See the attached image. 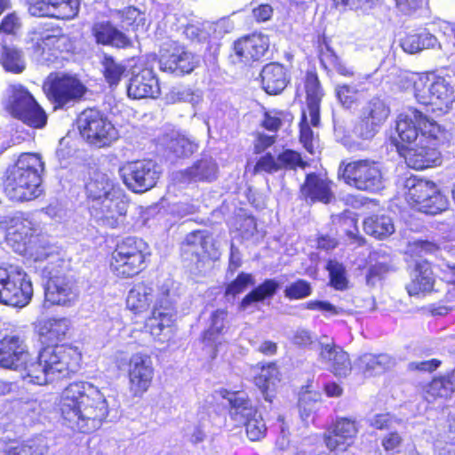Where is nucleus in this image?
Here are the masks:
<instances>
[{
  "instance_id": "obj_45",
  "label": "nucleus",
  "mask_w": 455,
  "mask_h": 455,
  "mask_svg": "<svg viewBox=\"0 0 455 455\" xmlns=\"http://www.w3.org/2000/svg\"><path fill=\"white\" fill-rule=\"evenodd\" d=\"M52 18L60 20L74 19L79 12V0H52Z\"/></svg>"
},
{
  "instance_id": "obj_26",
  "label": "nucleus",
  "mask_w": 455,
  "mask_h": 455,
  "mask_svg": "<svg viewBox=\"0 0 455 455\" xmlns=\"http://www.w3.org/2000/svg\"><path fill=\"white\" fill-rule=\"evenodd\" d=\"M302 196L311 202L329 204L334 198L331 188V182L321 175L309 173L306 177L304 184L300 188Z\"/></svg>"
},
{
  "instance_id": "obj_1",
  "label": "nucleus",
  "mask_w": 455,
  "mask_h": 455,
  "mask_svg": "<svg viewBox=\"0 0 455 455\" xmlns=\"http://www.w3.org/2000/svg\"><path fill=\"white\" fill-rule=\"evenodd\" d=\"M59 408L65 424L82 433L98 429L108 414L105 394L86 381L73 382L64 388Z\"/></svg>"
},
{
  "instance_id": "obj_58",
  "label": "nucleus",
  "mask_w": 455,
  "mask_h": 455,
  "mask_svg": "<svg viewBox=\"0 0 455 455\" xmlns=\"http://www.w3.org/2000/svg\"><path fill=\"white\" fill-rule=\"evenodd\" d=\"M122 22L124 26H132L134 30H138L140 27L144 26L145 18L140 12L135 7H127L122 12Z\"/></svg>"
},
{
  "instance_id": "obj_21",
  "label": "nucleus",
  "mask_w": 455,
  "mask_h": 455,
  "mask_svg": "<svg viewBox=\"0 0 455 455\" xmlns=\"http://www.w3.org/2000/svg\"><path fill=\"white\" fill-rule=\"evenodd\" d=\"M269 47V39L263 34H251L234 43V52L237 61L248 63L262 58Z\"/></svg>"
},
{
  "instance_id": "obj_62",
  "label": "nucleus",
  "mask_w": 455,
  "mask_h": 455,
  "mask_svg": "<svg viewBox=\"0 0 455 455\" xmlns=\"http://www.w3.org/2000/svg\"><path fill=\"white\" fill-rule=\"evenodd\" d=\"M304 307L308 310H317L323 313H329L331 315H343L346 312L341 307H337L328 301L322 300H309L305 303Z\"/></svg>"
},
{
  "instance_id": "obj_44",
  "label": "nucleus",
  "mask_w": 455,
  "mask_h": 455,
  "mask_svg": "<svg viewBox=\"0 0 455 455\" xmlns=\"http://www.w3.org/2000/svg\"><path fill=\"white\" fill-rule=\"evenodd\" d=\"M103 75L110 87L116 86L126 68L122 63L116 61L111 56L105 55L101 60Z\"/></svg>"
},
{
  "instance_id": "obj_38",
  "label": "nucleus",
  "mask_w": 455,
  "mask_h": 455,
  "mask_svg": "<svg viewBox=\"0 0 455 455\" xmlns=\"http://www.w3.org/2000/svg\"><path fill=\"white\" fill-rule=\"evenodd\" d=\"M70 328L68 318H49L44 321L39 328V333L49 342L55 343L62 340Z\"/></svg>"
},
{
  "instance_id": "obj_5",
  "label": "nucleus",
  "mask_w": 455,
  "mask_h": 455,
  "mask_svg": "<svg viewBox=\"0 0 455 455\" xmlns=\"http://www.w3.org/2000/svg\"><path fill=\"white\" fill-rule=\"evenodd\" d=\"M44 163L37 154H21L17 161L8 166L3 180L4 192L13 202H27L39 197L43 193L41 173Z\"/></svg>"
},
{
  "instance_id": "obj_7",
  "label": "nucleus",
  "mask_w": 455,
  "mask_h": 455,
  "mask_svg": "<svg viewBox=\"0 0 455 455\" xmlns=\"http://www.w3.org/2000/svg\"><path fill=\"white\" fill-rule=\"evenodd\" d=\"M395 130L398 138H393V140L399 151H402V146H410L418 141L421 143L427 137L433 145H436L443 133L435 121L429 120L415 108H409L398 116Z\"/></svg>"
},
{
  "instance_id": "obj_23",
  "label": "nucleus",
  "mask_w": 455,
  "mask_h": 455,
  "mask_svg": "<svg viewBox=\"0 0 455 455\" xmlns=\"http://www.w3.org/2000/svg\"><path fill=\"white\" fill-rule=\"evenodd\" d=\"M63 36L48 30L34 31L30 36L28 50L34 59L42 63L52 61L58 49V44Z\"/></svg>"
},
{
  "instance_id": "obj_14",
  "label": "nucleus",
  "mask_w": 455,
  "mask_h": 455,
  "mask_svg": "<svg viewBox=\"0 0 455 455\" xmlns=\"http://www.w3.org/2000/svg\"><path fill=\"white\" fill-rule=\"evenodd\" d=\"M413 88L414 96L419 103L435 106L440 110L450 108L454 100L452 87L441 76H419Z\"/></svg>"
},
{
  "instance_id": "obj_54",
  "label": "nucleus",
  "mask_w": 455,
  "mask_h": 455,
  "mask_svg": "<svg viewBox=\"0 0 455 455\" xmlns=\"http://www.w3.org/2000/svg\"><path fill=\"white\" fill-rule=\"evenodd\" d=\"M336 97L340 104L350 108L358 100V90L355 86L338 84L335 88Z\"/></svg>"
},
{
  "instance_id": "obj_37",
  "label": "nucleus",
  "mask_w": 455,
  "mask_h": 455,
  "mask_svg": "<svg viewBox=\"0 0 455 455\" xmlns=\"http://www.w3.org/2000/svg\"><path fill=\"white\" fill-rule=\"evenodd\" d=\"M400 44L405 52L415 54L424 49L434 48L438 44V41L435 36L424 31L419 34L407 35L401 40ZM439 47L442 48L441 43H439Z\"/></svg>"
},
{
  "instance_id": "obj_46",
  "label": "nucleus",
  "mask_w": 455,
  "mask_h": 455,
  "mask_svg": "<svg viewBox=\"0 0 455 455\" xmlns=\"http://www.w3.org/2000/svg\"><path fill=\"white\" fill-rule=\"evenodd\" d=\"M330 275V283L336 290H345L347 287V278L345 267L336 261L330 260L326 266Z\"/></svg>"
},
{
  "instance_id": "obj_63",
  "label": "nucleus",
  "mask_w": 455,
  "mask_h": 455,
  "mask_svg": "<svg viewBox=\"0 0 455 455\" xmlns=\"http://www.w3.org/2000/svg\"><path fill=\"white\" fill-rule=\"evenodd\" d=\"M205 28L215 38L223 36L233 29V24L228 19H220L215 22L205 21Z\"/></svg>"
},
{
  "instance_id": "obj_22",
  "label": "nucleus",
  "mask_w": 455,
  "mask_h": 455,
  "mask_svg": "<svg viewBox=\"0 0 455 455\" xmlns=\"http://www.w3.org/2000/svg\"><path fill=\"white\" fill-rule=\"evenodd\" d=\"M319 345V358L334 375L346 377L351 372L352 365L347 352L333 341L330 343L320 341Z\"/></svg>"
},
{
  "instance_id": "obj_32",
  "label": "nucleus",
  "mask_w": 455,
  "mask_h": 455,
  "mask_svg": "<svg viewBox=\"0 0 455 455\" xmlns=\"http://www.w3.org/2000/svg\"><path fill=\"white\" fill-rule=\"evenodd\" d=\"M14 224L8 228L7 241L9 243L14 242L17 247L14 248L16 251L22 252L25 251V246L30 242V239L38 231L37 225L28 219L17 218L13 220Z\"/></svg>"
},
{
  "instance_id": "obj_55",
  "label": "nucleus",
  "mask_w": 455,
  "mask_h": 455,
  "mask_svg": "<svg viewBox=\"0 0 455 455\" xmlns=\"http://www.w3.org/2000/svg\"><path fill=\"white\" fill-rule=\"evenodd\" d=\"M183 33L191 41H203L211 36V32L205 28V21L200 20L188 22L185 26Z\"/></svg>"
},
{
  "instance_id": "obj_8",
  "label": "nucleus",
  "mask_w": 455,
  "mask_h": 455,
  "mask_svg": "<svg viewBox=\"0 0 455 455\" xmlns=\"http://www.w3.org/2000/svg\"><path fill=\"white\" fill-rule=\"evenodd\" d=\"M3 104L9 114L28 126L42 128L46 124L45 112L28 89L20 84L6 88Z\"/></svg>"
},
{
  "instance_id": "obj_47",
  "label": "nucleus",
  "mask_w": 455,
  "mask_h": 455,
  "mask_svg": "<svg viewBox=\"0 0 455 455\" xmlns=\"http://www.w3.org/2000/svg\"><path fill=\"white\" fill-rule=\"evenodd\" d=\"M166 101L171 104L177 102H189L193 105L201 100V95L191 89L185 87H173L165 96Z\"/></svg>"
},
{
  "instance_id": "obj_2",
  "label": "nucleus",
  "mask_w": 455,
  "mask_h": 455,
  "mask_svg": "<svg viewBox=\"0 0 455 455\" xmlns=\"http://www.w3.org/2000/svg\"><path fill=\"white\" fill-rule=\"evenodd\" d=\"M92 213L103 226L115 228L123 223L130 204L125 191L105 173H96L85 187Z\"/></svg>"
},
{
  "instance_id": "obj_50",
  "label": "nucleus",
  "mask_w": 455,
  "mask_h": 455,
  "mask_svg": "<svg viewBox=\"0 0 455 455\" xmlns=\"http://www.w3.org/2000/svg\"><path fill=\"white\" fill-rule=\"evenodd\" d=\"M186 241L188 245L196 246V244H200L203 252L209 258L217 257V251L212 244V239L204 235V232H193L187 236Z\"/></svg>"
},
{
  "instance_id": "obj_51",
  "label": "nucleus",
  "mask_w": 455,
  "mask_h": 455,
  "mask_svg": "<svg viewBox=\"0 0 455 455\" xmlns=\"http://www.w3.org/2000/svg\"><path fill=\"white\" fill-rule=\"evenodd\" d=\"M450 395L451 389L445 387L441 378L434 379L424 387V398L428 403H432L437 398L448 397Z\"/></svg>"
},
{
  "instance_id": "obj_18",
  "label": "nucleus",
  "mask_w": 455,
  "mask_h": 455,
  "mask_svg": "<svg viewBox=\"0 0 455 455\" xmlns=\"http://www.w3.org/2000/svg\"><path fill=\"white\" fill-rule=\"evenodd\" d=\"M438 143L433 145L427 137L421 143L419 141L410 146H402L400 151L407 165L416 170H423L440 164V153L436 149Z\"/></svg>"
},
{
  "instance_id": "obj_17",
  "label": "nucleus",
  "mask_w": 455,
  "mask_h": 455,
  "mask_svg": "<svg viewBox=\"0 0 455 455\" xmlns=\"http://www.w3.org/2000/svg\"><path fill=\"white\" fill-rule=\"evenodd\" d=\"M129 389L134 396H141L150 387L155 369L150 355L135 353L128 361Z\"/></svg>"
},
{
  "instance_id": "obj_43",
  "label": "nucleus",
  "mask_w": 455,
  "mask_h": 455,
  "mask_svg": "<svg viewBox=\"0 0 455 455\" xmlns=\"http://www.w3.org/2000/svg\"><path fill=\"white\" fill-rule=\"evenodd\" d=\"M197 144L196 141L184 134L173 135L168 145L167 148L177 157H188L197 150Z\"/></svg>"
},
{
  "instance_id": "obj_59",
  "label": "nucleus",
  "mask_w": 455,
  "mask_h": 455,
  "mask_svg": "<svg viewBox=\"0 0 455 455\" xmlns=\"http://www.w3.org/2000/svg\"><path fill=\"white\" fill-rule=\"evenodd\" d=\"M28 5L32 16L52 18V0H28Z\"/></svg>"
},
{
  "instance_id": "obj_16",
  "label": "nucleus",
  "mask_w": 455,
  "mask_h": 455,
  "mask_svg": "<svg viewBox=\"0 0 455 455\" xmlns=\"http://www.w3.org/2000/svg\"><path fill=\"white\" fill-rule=\"evenodd\" d=\"M50 100L58 108H65L77 102L86 92L85 86L73 76L61 75L44 85Z\"/></svg>"
},
{
  "instance_id": "obj_49",
  "label": "nucleus",
  "mask_w": 455,
  "mask_h": 455,
  "mask_svg": "<svg viewBox=\"0 0 455 455\" xmlns=\"http://www.w3.org/2000/svg\"><path fill=\"white\" fill-rule=\"evenodd\" d=\"M313 289L309 282L299 279L289 285L283 291L284 297L293 299H303L312 294Z\"/></svg>"
},
{
  "instance_id": "obj_40",
  "label": "nucleus",
  "mask_w": 455,
  "mask_h": 455,
  "mask_svg": "<svg viewBox=\"0 0 455 455\" xmlns=\"http://www.w3.org/2000/svg\"><path fill=\"white\" fill-rule=\"evenodd\" d=\"M389 108L379 98L369 100L362 108L361 116L381 127L389 116Z\"/></svg>"
},
{
  "instance_id": "obj_52",
  "label": "nucleus",
  "mask_w": 455,
  "mask_h": 455,
  "mask_svg": "<svg viewBox=\"0 0 455 455\" xmlns=\"http://www.w3.org/2000/svg\"><path fill=\"white\" fill-rule=\"evenodd\" d=\"M243 425L245 426L246 435L251 441H259L265 436L267 427L260 414L257 413Z\"/></svg>"
},
{
  "instance_id": "obj_42",
  "label": "nucleus",
  "mask_w": 455,
  "mask_h": 455,
  "mask_svg": "<svg viewBox=\"0 0 455 455\" xmlns=\"http://www.w3.org/2000/svg\"><path fill=\"white\" fill-rule=\"evenodd\" d=\"M279 285L274 279H267L248 293L241 301L239 308L246 310L252 303L262 301L267 297L273 296Z\"/></svg>"
},
{
  "instance_id": "obj_11",
  "label": "nucleus",
  "mask_w": 455,
  "mask_h": 455,
  "mask_svg": "<svg viewBox=\"0 0 455 455\" xmlns=\"http://www.w3.org/2000/svg\"><path fill=\"white\" fill-rule=\"evenodd\" d=\"M147 243L140 238L127 237L112 253L111 269L121 277H132L145 267Z\"/></svg>"
},
{
  "instance_id": "obj_25",
  "label": "nucleus",
  "mask_w": 455,
  "mask_h": 455,
  "mask_svg": "<svg viewBox=\"0 0 455 455\" xmlns=\"http://www.w3.org/2000/svg\"><path fill=\"white\" fill-rule=\"evenodd\" d=\"M358 432L355 421L347 418L337 419L332 430L325 436L326 446L331 450L346 451Z\"/></svg>"
},
{
  "instance_id": "obj_3",
  "label": "nucleus",
  "mask_w": 455,
  "mask_h": 455,
  "mask_svg": "<svg viewBox=\"0 0 455 455\" xmlns=\"http://www.w3.org/2000/svg\"><path fill=\"white\" fill-rule=\"evenodd\" d=\"M154 299L156 300L151 315L146 320V328L155 339L164 342L170 336L175 315L173 302L168 291L156 296L152 287L139 283L130 290L126 298V306L134 314H141L149 308Z\"/></svg>"
},
{
  "instance_id": "obj_34",
  "label": "nucleus",
  "mask_w": 455,
  "mask_h": 455,
  "mask_svg": "<svg viewBox=\"0 0 455 455\" xmlns=\"http://www.w3.org/2000/svg\"><path fill=\"white\" fill-rule=\"evenodd\" d=\"M395 363V359L387 354H364L355 362V366L364 373L378 374L390 368Z\"/></svg>"
},
{
  "instance_id": "obj_64",
  "label": "nucleus",
  "mask_w": 455,
  "mask_h": 455,
  "mask_svg": "<svg viewBox=\"0 0 455 455\" xmlns=\"http://www.w3.org/2000/svg\"><path fill=\"white\" fill-rule=\"evenodd\" d=\"M369 423L371 427L383 430L390 429L395 427V424H401V420H396L389 413L377 414L369 419Z\"/></svg>"
},
{
  "instance_id": "obj_30",
  "label": "nucleus",
  "mask_w": 455,
  "mask_h": 455,
  "mask_svg": "<svg viewBox=\"0 0 455 455\" xmlns=\"http://www.w3.org/2000/svg\"><path fill=\"white\" fill-rule=\"evenodd\" d=\"M92 34L98 44L116 48H126L132 45L131 39L108 21L95 23L92 27Z\"/></svg>"
},
{
  "instance_id": "obj_36",
  "label": "nucleus",
  "mask_w": 455,
  "mask_h": 455,
  "mask_svg": "<svg viewBox=\"0 0 455 455\" xmlns=\"http://www.w3.org/2000/svg\"><path fill=\"white\" fill-rule=\"evenodd\" d=\"M279 381V371L275 363L262 366L254 378L255 385L260 389L265 400L268 402L272 401V393Z\"/></svg>"
},
{
  "instance_id": "obj_56",
  "label": "nucleus",
  "mask_w": 455,
  "mask_h": 455,
  "mask_svg": "<svg viewBox=\"0 0 455 455\" xmlns=\"http://www.w3.org/2000/svg\"><path fill=\"white\" fill-rule=\"evenodd\" d=\"M253 284V277L250 274L241 273L226 289V296L235 297L243 292L249 285Z\"/></svg>"
},
{
  "instance_id": "obj_41",
  "label": "nucleus",
  "mask_w": 455,
  "mask_h": 455,
  "mask_svg": "<svg viewBox=\"0 0 455 455\" xmlns=\"http://www.w3.org/2000/svg\"><path fill=\"white\" fill-rule=\"evenodd\" d=\"M363 228L367 234L379 239L388 236L395 231L391 219L385 215L367 218L363 222Z\"/></svg>"
},
{
  "instance_id": "obj_10",
  "label": "nucleus",
  "mask_w": 455,
  "mask_h": 455,
  "mask_svg": "<svg viewBox=\"0 0 455 455\" xmlns=\"http://www.w3.org/2000/svg\"><path fill=\"white\" fill-rule=\"evenodd\" d=\"M33 295L31 281L19 267H0V302L11 307H23Z\"/></svg>"
},
{
  "instance_id": "obj_12",
  "label": "nucleus",
  "mask_w": 455,
  "mask_h": 455,
  "mask_svg": "<svg viewBox=\"0 0 455 455\" xmlns=\"http://www.w3.org/2000/svg\"><path fill=\"white\" fill-rule=\"evenodd\" d=\"M339 172L346 184L358 190L376 192L383 188V173L377 161L359 159L342 163Z\"/></svg>"
},
{
  "instance_id": "obj_48",
  "label": "nucleus",
  "mask_w": 455,
  "mask_h": 455,
  "mask_svg": "<svg viewBox=\"0 0 455 455\" xmlns=\"http://www.w3.org/2000/svg\"><path fill=\"white\" fill-rule=\"evenodd\" d=\"M278 170H294L297 167L305 168L307 163L304 162L300 155L291 149H286L276 156Z\"/></svg>"
},
{
  "instance_id": "obj_39",
  "label": "nucleus",
  "mask_w": 455,
  "mask_h": 455,
  "mask_svg": "<svg viewBox=\"0 0 455 455\" xmlns=\"http://www.w3.org/2000/svg\"><path fill=\"white\" fill-rule=\"evenodd\" d=\"M0 63L5 70L15 74L23 72L26 68L22 52L13 45H3L1 47Z\"/></svg>"
},
{
  "instance_id": "obj_28",
  "label": "nucleus",
  "mask_w": 455,
  "mask_h": 455,
  "mask_svg": "<svg viewBox=\"0 0 455 455\" xmlns=\"http://www.w3.org/2000/svg\"><path fill=\"white\" fill-rule=\"evenodd\" d=\"M435 283V276L431 266L427 260L416 262L411 273V281L406 285V290L411 296H416L422 292L430 291Z\"/></svg>"
},
{
  "instance_id": "obj_9",
  "label": "nucleus",
  "mask_w": 455,
  "mask_h": 455,
  "mask_svg": "<svg viewBox=\"0 0 455 455\" xmlns=\"http://www.w3.org/2000/svg\"><path fill=\"white\" fill-rule=\"evenodd\" d=\"M403 189L407 203L419 212L435 215L447 209L446 197L437 191L432 181L411 176L404 180Z\"/></svg>"
},
{
  "instance_id": "obj_27",
  "label": "nucleus",
  "mask_w": 455,
  "mask_h": 455,
  "mask_svg": "<svg viewBox=\"0 0 455 455\" xmlns=\"http://www.w3.org/2000/svg\"><path fill=\"white\" fill-rule=\"evenodd\" d=\"M304 91L310 123L313 126H318L320 123V102L323 92L318 76L315 72L307 73L304 80Z\"/></svg>"
},
{
  "instance_id": "obj_13",
  "label": "nucleus",
  "mask_w": 455,
  "mask_h": 455,
  "mask_svg": "<svg viewBox=\"0 0 455 455\" xmlns=\"http://www.w3.org/2000/svg\"><path fill=\"white\" fill-rule=\"evenodd\" d=\"M81 135L91 144L102 148L118 139V132L111 122L99 110L89 108L78 117Z\"/></svg>"
},
{
  "instance_id": "obj_57",
  "label": "nucleus",
  "mask_w": 455,
  "mask_h": 455,
  "mask_svg": "<svg viewBox=\"0 0 455 455\" xmlns=\"http://www.w3.org/2000/svg\"><path fill=\"white\" fill-rule=\"evenodd\" d=\"M228 311L226 309H217L211 316V326L207 331L209 336L221 334L227 328Z\"/></svg>"
},
{
  "instance_id": "obj_6",
  "label": "nucleus",
  "mask_w": 455,
  "mask_h": 455,
  "mask_svg": "<svg viewBox=\"0 0 455 455\" xmlns=\"http://www.w3.org/2000/svg\"><path fill=\"white\" fill-rule=\"evenodd\" d=\"M35 259L46 261L42 268L43 276L47 279L44 285L45 301L51 305H73L78 298V289L75 280L67 275L69 262L50 248L37 251Z\"/></svg>"
},
{
  "instance_id": "obj_4",
  "label": "nucleus",
  "mask_w": 455,
  "mask_h": 455,
  "mask_svg": "<svg viewBox=\"0 0 455 455\" xmlns=\"http://www.w3.org/2000/svg\"><path fill=\"white\" fill-rule=\"evenodd\" d=\"M82 355L76 347L54 346L44 347L38 362H28L23 365L20 376L24 380L36 385H44L55 379L76 372L81 366Z\"/></svg>"
},
{
  "instance_id": "obj_29",
  "label": "nucleus",
  "mask_w": 455,
  "mask_h": 455,
  "mask_svg": "<svg viewBox=\"0 0 455 455\" xmlns=\"http://www.w3.org/2000/svg\"><path fill=\"white\" fill-rule=\"evenodd\" d=\"M261 84L268 94H278L287 86L286 69L279 63L272 62L264 66L260 73Z\"/></svg>"
},
{
  "instance_id": "obj_19",
  "label": "nucleus",
  "mask_w": 455,
  "mask_h": 455,
  "mask_svg": "<svg viewBox=\"0 0 455 455\" xmlns=\"http://www.w3.org/2000/svg\"><path fill=\"white\" fill-rule=\"evenodd\" d=\"M29 359L24 339L20 335H7L0 340V366L18 371Z\"/></svg>"
},
{
  "instance_id": "obj_35",
  "label": "nucleus",
  "mask_w": 455,
  "mask_h": 455,
  "mask_svg": "<svg viewBox=\"0 0 455 455\" xmlns=\"http://www.w3.org/2000/svg\"><path fill=\"white\" fill-rule=\"evenodd\" d=\"M228 399L230 403V416L237 424H243L258 413L251 401L243 393H233Z\"/></svg>"
},
{
  "instance_id": "obj_61",
  "label": "nucleus",
  "mask_w": 455,
  "mask_h": 455,
  "mask_svg": "<svg viewBox=\"0 0 455 455\" xmlns=\"http://www.w3.org/2000/svg\"><path fill=\"white\" fill-rule=\"evenodd\" d=\"M278 171L276 157H274L270 153H267L257 161L253 173L256 174L261 172L274 173Z\"/></svg>"
},
{
  "instance_id": "obj_15",
  "label": "nucleus",
  "mask_w": 455,
  "mask_h": 455,
  "mask_svg": "<svg viewBox=\"0 0 455 455\" xmlns=\"http://www.w3.org/2000/svg\"><path fill=\"white\" fill-rule=\"evenodd\" d=\"M119 174L128 189L134 193H144L156 186L160 172L155 162L137 160L120 166Z\"/></svg>"
},
{
  "instance_id": "obj_20",
  "label": "nucleus",
  "mask_w": 455,
  "mask_h": 455,
  "mask_svg": "<svg viewBox=\"0 0 455 455\" xmlns=\"http://www.w3.org/2000/svg\"><path fill=\"white\" fill-rule=\"evenodd\" d=\"M198 64L196 56L182 47H174L164 50L159 59V68L162 71L175 76H183L191 73Z\"/></svg>"
},
{
  "instance_id": "obj_24",
  "label": "nucleus",
  "mask_w": 455,
  "mask_h": 455,
  "mask_svg": "<svg viewBox=\"0 0 455 455\" xmlns=\"http://www.w3.org/2000/svg\"><path fill=\"white\" fill-rule=\"evenodd\" d=\"M127 94L132 99L157 98L160 95L158 80L151 69H142L130 79Z\"/></svg>"
},
{
  "instance_id": "obj_33",
  "label": "nucleus",
  "mask_w": 455,
  "mask_h": 455,
  "mask_svg": "<svg viewBox=\"0 0 455 455\" xmlns=\"http://www.w3.org/2000/svg\"><path fill=\"white\" fill-rule=\"evenodd\" d=\"M46 446L42 438L19 442L0 439V455H43Z\"/></svg>"
},
{
  "instance_id": "obj_31",
  "label": "nucleus",
  "mask_w": 455,
  "mask_h": 455,
  "mask_svg": "<svg viewBox=\"0 0 455 455\" xmlns=\"http://www.w3.org/2000/svg\"><path fill=\"white\" fill-rule=\"evenodd\" d=\"M218 164L212 156H204L180 172L184 181L211 182L217 178Z\"/></svg>"
},
{
  "instance_id": "obj_53",
  "label": "nucleus",
  "mask_w": 455,
  "mask_h": 455,
  "mask_svg": "<svg viewBox=\"0 0 455 455\" xmlns=\"http://www.w3.org/2000/svg\"><path fill=\"white\" fill-rule=\"evenodd\" d=\"M380 127L372 122L364 119L360 115L359 121L355 124L353 128V134L363 140H370L379 132Z\"/></svg>"
},
{
  "instance_id": "obj_60",
  "label": "nucleus",
  "mask_w": 455,
  "mask_h": 455,
  "mask_svg": "<svg viewBox=\"0 0 455 455\" xmlns=\"http://www.w3.org/2000/svg\"><path fill=\"white\" fill-rule=\"evenodd\" d=\"M391 267H387L386 262L372 263L366 275V283L368 285L373 286L381 280L385 275L392 271Z\"/></svg>"
}]
</instances>
